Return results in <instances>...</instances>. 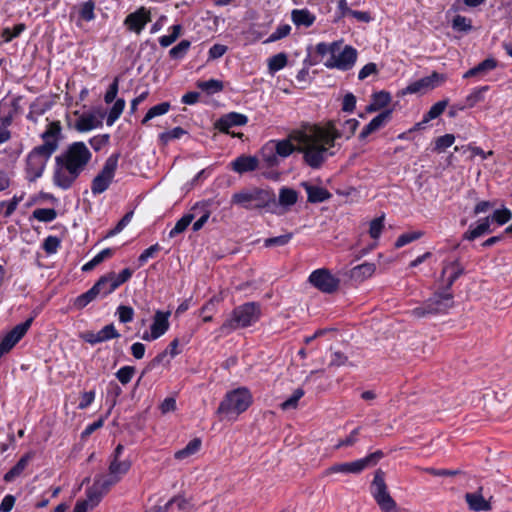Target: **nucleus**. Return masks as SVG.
Here are the masks:
<instances>
[{
  "mask_svg": "<svg viewBox=\"0 0 512 512\" xmlns=\"http://www.w3.org/2000/svg\"><path fill=\"white\" fill-rule=\"evenodd\" d=\"M91 158L92 153L86 144L79 141L73 142L64 153L56 156L55 162L57 166H64L66 170H70L73 174L77 172L80 175Z\"/></svg>",
  "mask_w": 512,
  "mask_h": 512,
  "instance_id": "nucleus-3",
  "label": "nucleus"
},
{
  "mask_svg": "<svg viewBox=\"0 0 512 512\" xmlns=\"http://www.w3.org/2000/svg\"><path fill=\"white\" fill-rule=\"evenodd\" d=\"M364 470V462L361 459L352 462L336 463L324 471V475L334 473L358 474Z\"/></svg>",
  "mask_w": 512,
  "mask_h": 512,
  "instance_id": "nucleus-20",
  "label": "nucleus"
},
{
  "mask_svg": "<svg viewBox=\"0 0 512 512\" xmlns=\"http://www.w3.org/2000/svg\"><path fill=\"white\" fill-rule=\"evenodd\" d=\"M118 479L116 476L108 474V475H97L94 479V485L96 488L106 495L111 487L118 483Z\"/></svg>",
  "mask_w": 512,
  "mask_h": 512,
  "instance_id": "nucleus-36",
  "label": "nucleus"
},
{
  "mask_svg": "<svg viewBox=\"0 0 512 512\" xmlns=\"http://www.w3.org/2000/svg\"><path fill=\"white\" fill-rule=\"evenodd\" d=\"M195 218L194 213H188L182 216L175 224V226L170 230L169 237L174 238L176 235L184 232L187 227L191 224L193 219Z\"/></svg>",
  "mask_w": 512,
  "mask_h": 512,
  "instance_id": "nucleus-39",
  "label": "nucleus"
},
{
  "mask_svg": "<svg viewBox=\"0 0 512 512\" xmlns=\"http://www.w3.org/2000/svg\"><path fill=\"white\" fill-rule=\"evenodd\" d=\"M191 46V42L188 40H182L169 51V56L172 59L183 58Z\"/></svg>",
  "mask_w": 512,
  "mask_h": 512,
  "instance_id": "nucleus-53",
  "label": "nucleus"
},
{
  "mask_svg": "<svg viewBox=\"0 0 512 512\" xmlns=\"http://www.w3.org/2000/svg\"><path fill=\"white\" fill-rule=\"evenodd\" d=\"M453 293L444 289L441 292H436L432 297V302L434 304V308L436 309L437 314H445L447 311L453 307Z\"/></svg>",
  "mask_w": 512,
  "mask_h": 512,
  "instance_id": "nucleus-23",
  "label": "nucleus"
},
{
  "mask_svg": "<svg viewBox=\"0 0 512 512\" xmlns=\"http://www.w3.org/2000/svg\"><path fill=\"white\" fill-rule=\"evenodd\" d=\"M465 500L470 510L475 512L490 511L492 509L491 503L487 501L482 495V487L477 492L466 493Z\"/></svg>",
  "mask_w": 512,
  "mask_h": 512,
  "instance_id": "nucleus-22",
  "label": "nucleus"
},
{
  "mask_svg": "<svg viewBox=\"0 0 512 512\" xmlns=\"http://www.w3.org/2000/svg\"><path fill=\"white\" fill-rule=\"evenodd\" d=\"M391 102V95L387 91H379L375 92L371 96V102L366 107V111L371 113L378 111L384 107H386Z\"/></svg>",
  "mask_w": 512,
  "mask_h": 512,
  "instance_id": "nucleus-27",
  "label": "nucleus"
},
{
  "mask_svg": "<svg viewBox=\"0 0 512 512\" xmlns=\"http://www.w3.org/2000/svg\"><path fill=\"white\" fill-rule=\"evenodd\" d=\"M78 177L79 174L77 172L73 174L70 170H66L64 166L56 165L53 174V182L59 188L67 190L73 185Z\"/></svg>",
  "mask_w": 512,
  "mask_h": 512,
  "instance_id": "nucleus-19",
  "label": "nucleus"
},
{
  "mask_svg": "<svg viewBox=\"0 0 512 512\" xmlns=\"http://www.w3.org/2000/svg\"><path fill=\"white\" fill-rule=\"evenodd\" d=\"M131 467V462L128 460L119 461V459H112L109 464V474L117 477L120 481L121 477L125 475Z\"/></svg>",
  "mask_w": 512,
  "mask_h": 512,
  "instance_id": "nucleus-37",
  "label": "nucleus"
},
{
  "mask_svg": "<svg viewBox=\"0 0 512 512\" xmlns=\"http://www.w3.org/2000/svg\"><path fill=\"white\" fill-rule=\"evenodd\" d=\"M301 186L307 193V201L309 203H322L332 197V194L326 188L312 185L306 181L302 182Z\"/></svg>",
  "mask_w": 512,
  "mask_h": 512,
  "instance_id": "nucleus-21",
  "label": "nucleus"
},
{
  "mask_svg": "<svg viewBox=\"0 0 512 512\" xmlns=\"http://www.w3.org/2000/svg\"><path fill=\"white\" fill-rule=\"evenodd\" d=\"M392 117V109H386L375 116L369 123L374 127L375 131L383 127Z\"/></svg>",
  "mask_w": 512,
  "mask_h": 512,
  "instance_id": "nucleus-59",
  "label": "nucleus"
},
{
  "mask_svg": "<svg viewBox=\"0 0 512 512\" xmlns=\"http://www.w3.org/2000/svg\"><path fill=\"white\" fill-rule=\"evenodd\" d=\"M303 395H304L303 389L298 388V389L294 390L292 395L289 398H287L284 402L281 403V405H280L281 408L283 410H289V409L296 408L298 401L303 397Z\"/></svg>",
  "mask_w": 512,
  "mask_h": 512,
  "instance_id": "nucleus-57",
  "label": "nucleus"
},
{
  "mask_svg": "<svg viewBox=\"0 0 512 512\" xmlns=\"http://www.w3.org/2000/svg\"><path fill=\"white\" fill-rule=\"evenodd\" d=\"M342 135L334 121H329L325 127L314 125L307 133L301 135L302 146H299L297 151L303 154L306 165L312 169H319L329 156L334 155V152L329 150Z\"/></svg>",
  "mask_w": 512,
  "mask_h": 512,
  "instance_id": "nucleus-1",
  "label": "nucleus"
},
{
  "mask_svg": "<svg viewBox=\"0 0 512 512\" xmlns=\"http://www.w3.org/2000/svg\"><path fill=\"white\" fill-rule=\"evenodd\" d=\"M422 235H423V233L420 231H414V232L401 234L395 242V247L401 248V247L419 239Z\"/></svg>",
  "mask_w": 512,
  "mask_h": 512,
  "instance_id": "nucleus-61",
  "label": "nucleus"
},
{
  "mask_svg": "<svg viewBox=\"0 0 512 512\" xmlns=\"http://www.w3.org/2000/svg\"><path fill=\"white\" fill-rule=\"evenodd\" d=\"M293 238V233L289 232L283 235L270 237L264 239V247L271 248V247H282L287 245Z\"/></svg>",
  "mask_w": 512,
  "mask_h": 512,
  "instance_id": "nucleus-45",
  "label": "nucleus"
},
{
  "mask_svg": "<svg viewBox=\"0 0 512 512\" xmlns=\"http://www.w3.org/2000/svg\"><path fill=\"white\" fill-rule=\"evenodd\" d=\"M291 26L289 24L279 25L276 30L270 34L267 42H275L287 37L290 34Z\"/></svg>",
  "mask_w": 512,
  "mask_h": 512,
  "instance_id": "nucleus-64",
  "label": "nucleus"
},
{
  "mask_svg": "<svg viewBox=\"0 0 512 512\" xmlns=\"http://www.w3.org/2000/svg\"><path fill=\"white\" fill-rule=\"evenodd\" d=\"M97 297V289L91 287L88 291L85 293H82L81 295L77 296L73 301V306L77 310L84 309L89 303L94 301Z\"/></svg>",
  "mask_w": 512,
  "mask_h": 512,
  "instance_id": "nucleus-38",
  "label": "nucleus"
},
{
  "mask_svg": "<svg viewBox=\"0 0 512 512\" xmlns=\"http://www.w3.org/2000/svg\"><path fill=\"white\" fill-rule=\"evenodd\" d=\"M86 495L87 499L82 500V502H88V507L92 509L100 503L104 493H102L99 488H96V486L93 484L87 489Z\"/></svg>",
  "mask_w": 512,
  "mask_h": 512,
  "instance_id": "nucleus-48",
  "label": "nucleus"
},
{
  "mask_svg": "<svg viewBox=\"0 0 512 512\" xmlns=\"http://www.w3.org/2000/svg\"><path fill=\"white\" fill-rule=\"evenodd\" d=\"M170 312H162L157 311L153 318V323L151 325L150 334H145L143 336L144 340H156L162 335L166 333L169 329V318Z\"/></svg>",
  "mask_w": 512,
  "mask_h": 512,
  "instance_id": "nucleus-16",
  "label": "nucleus"
},
{
  "mask_svg": "<svg viewBox=\"0 0 512 512\" xmlns=\"http://www.w3.org/2000/svg\"><path fill=\"white\" fill-rule=\"evenodd\" d=\"M497 66H498V62L496 59H494L492 57L486 58L485 60L478 63L476 66H474L473 68L467 70L463 74V78L467 79V78H471V77H475V76H484L489 71L494 70Z\"/></svg>",
  "mask_w": 512,
  "mask_h": 512,
  "instance_id": "nucleus-24",
  "label": "nucleus"
},
{
  "mask_svg": "<svg viewBox=\"0 0 512 512\" xmlns=\"http://www.w3.org/2000/svg\"><path fill=\"white\" fill-rule=\"evenodd\" d=\"M449 273V276L447 278V282L445 285V288L447 291H450L452 285L454 282L464 274V267L460 264L459 260L456 259L452 262H449L445 264L443 270H442V276Z\"/></svg>",
  "mask_w": 512,
  "mask_h": 512,
  "instance_id": "nucleus-25",
  "label": "nucleus"
},
{
  "mask_svg": "<svg viewBox=\"0 0 512 512\" xmlns=\"http://www.w3.org/2000/svg\"><path fill=\"white\" fill-rule=\"evenodd\" d=\"M252 395L246 387H239L226 393L217 409L218 415L237 417L252 404Z\"/></svg>",
  "mask_w": 512,
  "mask_h": 512,
  "instance_id": "nucleus-6",
  "label": "nucleus"
},
{
  "mask_svg": "<svg viewBox=\"0 0 512 512\" xmlns=\"http://www.w3.org/2000/svg\"><path fill=\"white\" fill-rule=\"evenodd\" d=\"M120 153L111 154L105 161L99 174L92 180L91 191L94 195L105 192L114 178Z\"/></svg>",
  "mask_w": 512,
  "mask_h": 512,
  "instance_id": "nucleus-8",
  "label": "nucleus"
},
{
  "mask_svg": "<svg viewBox=\"0 0 512 512\" xmlns=\"http://www.w3.org/2000/svg\"><path fill=\"white\" fill-rule=\"evenodd\" d=\"M202 445L200 438H194L183 448L175 452L174 458L177 460H184L194 454H196Z\"/></svg>",
  "mask_w": 512,
  "mask_h": 512,
  "instance_id": "nucleus-34",
  "label": "nucleus"
},
{
  "mask_svg": "<svg viewBox=\"0 0 512 512\" xmlns=\"http://www.w3.org/2000/svg\"><path fill=\"white\" fill-rule=\"evenodd\" d=\"M298 192L290 187L283 186L279 189L278 199L275 198V206H271V214L283 215L290 211L298 201Z\"/></svg>",
  "mask_w": 512,
  "mask_h": 512,
  "instance_id": "nucleus-11",
  "label": "nucleus"
},
{
  "mask_svg": "<svg viewBox=\"0 0 512 512\" xmlns=\"http://www.w3.org/2000/svg\"><path fill=\"white\" fill-rule=\"evenodd\" d=\"M33 217L41 222H52L57 217L53 208H38L33 211Z\"/></svg>",
  "mask_w": 512,
  "mask_h": 512,
  "instance_id": "nucleus-50",
  "label": "nucleus"
},
{
  "mask_svg": "<svg viewBox=\"0 0 512 512\" xmlns=\"http://www.w3.org/2000/svg\"><path fill=\"white\" fill-rule=\"evenodd\" d=\"M455 141V136L453 134H445L436 138L434 151L437 153H442L448 147L452 146Z\"/></svg>",
  "mask_w": 512,
  "mask_h": 512,
  "instance_id": "nucleus-54",
  "label": "nucleus"
},
{
  "mask_svg": "<svg viewBox=\"0 0 512 512\" xmlns=\"http://www.w3.org/2000/svg\"><path fill=\"white\" fill-rule=\"evenodd\" d=\"M491 223L490 217L488 216L480 219L476 227L472 228V226H470V228L463 234V239L473 241L484 234L491 233Z\"/></svg>",
  "mask_w": 512,
  "mask_h": 512,
  "instance_id": "nucleus-26",
  "label": "nucleus"
},
{
  "mask_svg": "<svg viewBox=\"0 0 512 512\" xmlns=\"http://www.w3.org/2000/svg\"><path fill=\"white\" fill-rule=\"evenodd\" d=\"M412 316L416 318H423L430 315H437L436 309L434 308V304L432 299L429 298L426 300L421 306H418L411 310Z\"/></svg>",
  "mask_w": 512,
  "mask_h": 512,
  "instance_id": "nucleus-43",
  "label": "nucleus"
},
{
  "mask_svg": "<svg viewBox=\"0 0 512 512\" xmlns=\"http://www.w3.org/2000/svg\"><path fill=\"white\" fill-rule=\"evenodd\" d=\"M489 217L491 222L504 225L512 218V212L507 208L497 209Z\"/></svg>",
  "mask_w": 512,
  "mask_h": 512,
  "instance_id": "nucleus-55",
  "label": "nucleus"
},
{
  "mask_svg": "<svg viewBox=\"0 0 512 512\" xmlns=\"http://www.w3.org/2000/svg\"><path fill=\"white\" fill-rule=\"evenodd\" d=\"M291 19L298 27H310L314 24L316 17L308 9H294L291 12Z\"/></svg>",
  "mask_w": 512,
  "mask_h": 512,
  "instance_id": "nucleus-28",
  "label": "nucleus"
},
{
  "mask_svg": "<svg viewBox=\"0 0 512 512\" xmlns=\"http://www.w3.org/2000/svg\"><path fill=\"white\" fill-rule=\"evenodd\" d=\"M446 79L445 75L440 74L436 71L432 72L431 75L418 79L410 83L406 88L405 94H415L419 92L428 91L439 86L440 83Z\"/></svg>",
  "mask_w": 512,
  "mask_h": 512,
  "instance_id": "nucleus-12",
  "label": "nucleus"
},
{
  "mask_svg": "<svg viewBox=\"0 0 512 512\" xmlns=\"http://www.w3.org/2000/svg\"><path fill=\"white\" fill-rule=\"evenodd\" d=\"M30 459H31V455L30 454L23 455L18 460V462L4 475L3 480L6 483L13 482L26 469Z\"/></svg>",
  "mask_w": 512,
  "mask_h": 512,
  "instance_id": "nucleus-30",
  "label": "nucleus"
},
{
  "mask_svg": "<svg viewBox=\"0 0 512 512\" xmlns=\"http://www.w3.org/2000/svg\"><path fill=\"white\" fill-rule=\"evenodd\" d=\"M92 287L97 289V295L102 298L116 290V287L113 282H111L108 274L101 276Z\"/></svg>",
  "mask_w": 512,
  "mask_h": 512,
  "instance_id": "nucleus-35",
  "label": "nucleus"
},
{
  "mask_svg": "<svg viewBox=\"0 0 512 512\" xmlns=\"http://www.w3.org/2000/svg\"><path fill=\"white\" fill-rule=\"evenodd\" d=\"M187 132L181 128V127H175L171 130H168V131H165L163 133H161L159 135V138L160 140L164 143V144H167L168 142H170L171 140H174V139H179L181 138L184 134H186Z\"/></svg>",
  "mask_w": 512,
  "mask_h": 512,
  "instance_id": "nucleus-62",
  "label": "nucleus"
},
{
  "mask_svg": "<svg viewBox=\"0 0 512 512\" xmlns=\"http://www.w3.org/2000/svg\"><path fill=\"white\" fill-rule=\"evenodd\" d=\"M269 142H272V147L279 159L289 157L298 148L289 139L270 140Z\"/></svg>",
  "mask_w": 512,
  "mask_h": 512,
  "instance_id": "nucleus-31",
  "label": "nucleus"
},
{
  "mask_svg": "<svg viewBox=\"0 0 512 512\" xmlns=\"http://www.w3.org/2000/svg\"><path fill=\"white\" fill-rule=\"evenodd\" d=\"M125 108V100L123 98H118L112 108L110 109L109 113H108V116H107V119H106V124L108 126H112L115 121L121 116L123 110Z\"/></svg>",
  "mask_w": 512,
  "mask_h": 512,
  "instance_id": "nucleus-44",
  "label": "nucleus"
},
{
  "mask_svg": "<svg viewBox=\"0 0 512 512\" xmlns=\"http://www.w3.org/2000/svg\"><path fill=\"white\" fill-rule=\"evenodd\" d=\"M201 210L202 214L201 216L193 223V231H199L207 222V220L210 217V211L205 208V205H200L197 203L193 206L192 211L196 215L198 211Z\"/></svg>",
  "mask_w": 512,
  "mask_h": 512,
  "instance_id": "nucleus-46",
  "label": "nucleus"
},
{
  "mask_svg": "<svg viewBox=\"0 0 512 512\" xmlns=\"http://www.w3.org/2000/svg\"><path fill=\"white\" fill-rule=\"evenodd\" d=\"M452 28L459 32H469L472 29V21L465 16L456 15L452 20Z\"/></svg>",
  "mask_w": 512,
  "mask_h": 512,
  "instance_id": "nucleus-52",
  "label": "nucleus"
},
{
  "mask_svg": "<svg viewBox=\"0 0 512 512\" xmlns=\"http://www.w3.org/2000/svg\"><path fill=\"white\" fill-rule=\"evenodd\" d=\"M232 202L247 210L265 209L271 213V206H275V193L272 189L244 190L233 194Z\"/></svg>",
  "mask_w": 512,
  "mask_h": 512,
  "instance_id": "nucleus-4",
  "label": "nucleus"
},
{
  "mask_svg": "<svg viewBox=\"0 0 512 512\" xmlns=\"http://www.w3.org/2000/svg\"><path fill=\"white\" fill-rule=\"evenodd\" d=\"M107 274L117 289L132 277L133 271L130 268H125L119 274L115 272H109Z\"/></svg>",
  "mask_w": 512,
  "mask_h": 512,
  "instance_id": "nucleus-49",
  "label": "nucleus"
},
{
  "mask_svg": "<svg viewBox=\"0 0 512 512\" xmlns=\"http://www.w3.org/2000/svg\"><path fill=\"white\" fill-rule=\"evenodd\" d=\"M95 2L94 0H88L84 2L80 8L79 15L81 19L89 22L95 18Z\"/></svg>",
  "mask_w": 512,
  "mask_h": 512,
  "instance_id": "nucleus-58",
  "label": "nucleus"
},
{
  "mask_svg": "<svg viewBox=\"0 0 512 512\" xmlns=\"http://www.w3.org/2000/svg\"><path fill=\"white\" fill-rule=\"evenodd\" d=\"M135 372V367L123 366L115 373V376L121 384L127 385L132 380Z\"/></svg>",
  "mask_w": 512,
  "mask_h": 512,
  "instance_id": "nucleus-56",
  "label": "nucleus"
},
{
  "mask_svg": "<svg viewBox=\"0 0 512 512\" xmlns=\"http://www.w3.org/2000/svg\"><path fill=\"white\" fill-rule=\"evenodd\" d=\"M489 90V86H481L472 90V92L466 97L465 104L459 106V110L466 108H473L476 104L484 101V94Z\"/></svg>",
  "mask_w": 512,
  "mask_h": 512,
  "instance_id": "nucleus-32",
  "label": "nucleus"
},
{
  "mask_svg": "<svg viewBox=\"0 0 512 512\" xmlns=\"http://www.w3.org/2000/svg\"><path fill=\"white\" fill-rule=\"evenodd\" d=\"M384 220V215H381L370 222L369 235L371 238L377 240L380 237L384 228Z\"/></svg>",
  "mask_w": 512,
  "mask_h": 512,
  "instance_id": "nucleus-60",
  "label": "nucleus"
},
{
  "mask_svg": "<svg viewBox=\"0 0 512 512\" xmlns=\"http://www.w3.org/2000/svg\"><path fill=\"white\" fill-rule=\"evenodd\" d=\"M340 50V42L334 41L332 43L320 42L316 45V52L321 56H326L327 54L330 57Z\"/></svg>",
  "mask_w": 512,
  "mask_h": 512,
  "instance_id": "nucleus-51",
  "label": "nucleus"
},
{
  "mask_svg": "<svg viewBox=\"0 0 512 512\" xmlns=\"http://www.w3.org/2000/svg\"><path fill=\"white\" fill-rule=\"evenodd\" d=\"M258 158L260 160V169H270L278 167L280 164V159L272 147V142L269 141L261 147Z\"/></svg>",
  "mask_w": 512,
  "mask_h": 512,
  "instance_id": "nucleus-18",
  "label": "nucleus"
},
{
  "mask_svg": "<svg viewBox=\"0 0 512 512\" xmlns=\"http://www.w3.org/2000/svg\"><path fill=\"white\" fill-rule=\"evenodd\" d=\"M248 122V117L244 114L238 113V112H230L228 114L223 115L220 117L214 124L215 128L219 130L220 132L230 134L233 137L236 136V134L230 132V128L235 126H244ZM242 134L239 133L237 136H241Z\"/></svg>",
  "mask_w": 512,
  "mask_h": 512,
  "instance_id": "nucleus-14",
  "label": "nucleus"
},
{
  "mask_svg": "<svg viewBox=\"0 0 512 512\" xmlns=\"http://www.w3.org/2000/svg\"><path fill=\"white\" fill-rule=\"evenodd\" d=\"M61 129L59 121L50 122L41 134L43 144L34 147L28 153L25 173L29 182H34L43 175L47 162L59 147Z\"/></svg>",
  "mask_w": 512,
  "mask_h": 512,
  "instance_id": "nucleus-2",
  "label": "nucleus"
},
{
  "mask_svg": "<svg viewBox=\"0 0 512 512\" xmlns=\"http://www.w3.org/2000/svg\"><path fill=\"white\" fill-rule=\"evenodd\" d=\"M170 107L171 105L169 102H162L151 107L144 116V118L142 119V124L145 125L151 119L166 114L169 111Z\"/></svg>",
  "mask_w": 512,
  "mask_h": 512,
  "instance_id": "nucleus-42",
  "label": "nucleus"
},
{
  "mask_svg": "<svg viewBox=\"0 0 512 512\" xmlns=\"http://www.w3.org/2000/svg\"><path fill=\"white\" fill-rule=\"evenodd\" d=\"M102 125V122L97 120L93 114H83L76 121L75 127L80 132L90 131Z\"/></svg>",
  "mask_w": 512,
  "mask_h": 512,
  "instance_id": "nucleus-33",
  "label": "nucleus"
},
{
  "mask_svg": "<svg viewBox=\"0 0 512 512\" xmlns=\"http://www.w3.org/2000/svg\"><path fill=\"white\" fill-rule=\"evenodd\" d=\"M151 21V13L145 7H140L136 11L128 14L124 20V25L129 31L140 34L146 24Z\"/></svg>",
  "mask_w": 512,
  "mask_h": 512,
  "instance_id": "nucleus-13",
  "label": "nucleus"
},
{
  "mask_svg": "<svg viewBox=\"0 0 512 512\" xmlns=\"http://www.w3.org/2000/svg\"><path fill=\"white\" fill-rule=\"evenodd\" d=\"M26 29V25L24 23L16 24L13 29L4 28L2 31V37L5 42H10L14 38L18 37L24 30Z\"/></svg>",
  "mask_w": 512,
  "mask_h": 512,
  "instance_id": "nucleus-63",
  "label": "nucleus"
},
{
  "mask_svg": "<svg viewBox=\"0 0 512 512\" xmlns=\"http://www.w3.org/2000/svg\"><path fill=\"white\" fill-rule=\"evenodd\" d=\"M308 280L312 286L326 294L336 292L340 285V279L325 268L314 270Z\"/></svg>",
  "mask_w": 512,
  "mask_h": 512,
  "instance_id": "nucleus-10",
  "label": "nucleus"
},
{
  "mask_svg": "<svg viewBox=\"0 0 512 512\" xmlns=\"http://www.w3.org/2000/svg\"><path fill=\"white\" fill-rule=\"evenodd\" d=\"M261 316V307L256 302H247L233 309L231 317L221 326L222 332H230L255 324Z\"/></svg>",
  "mask_w": 512,
  "mask_h": 512,
  "instance_id": "nucleus-5",
  "label": "nucleus"
},
{
  "mask_svg": "<svg viewBox=\"0 0 512 512\" xmlns=\"http://www.w3.org/2000/svg\"><path fill=\"white\" fill-rule=\"evenodd\" d=\"M287 55L285 53H278L268 61V69L271 73H275L281 69H283L287 64Z\"/></svg>",
  "mask_w": 512,
  "mask_h": 512,
  "instance_id": "nucleus-47",
  "label": "nucleus"
},
{
  "mask_svg": "<svg viewBox=\"0 0 512 512\" xmlns=\"http://www.w3.org/2000/svg\"><path fill=\"white\" fill-rule=\"evenodd\" d=\"M385 475L382 469H377L374 472V478L370 485V493L381 512H400L396 501L389 493Z\"/></svg>",
  "mask_w": 512,
  "mask_h": 512,
  "instance_id": "nucleus-7",
  "label": "nucleus"
},
{
  "mask_svg": "<svg viewBox=\"0 0 512 512\" xmlns=\"http://www.w3.org/2000/svg\"><path fill=\"white\" fill-rule=\"evenodd\" d=\"M448 103L449 100L444 99L433 104L428 112L424 114V123H428L429 121L439 117L445 111Z\"/></svg>",
  "mask_w": 512,
  "mask_h": 512,
  "instance_id": "nucleus-41",
  "label": "nucleus"
},
{
  "mask_svg": "<svg viewBox=\"0 0 512 512\" xmlns=\"http://www.w3.org/2000/svg\"><path fill=\"white\" fill-rule=\"evenodd\" d=\"M197 87L207 94L219 93L223 90V82L217 79H210L207 81H198Z\"/></svg>",
  "mask_w": 512,
  "mask_h": 512,
  "instance_id": "nucleus-40",
  "label": "nucleus"
},
{
  "mask_svg": "<svg viewBox=\"0 0 512 512\" xmlns=\"http://www.w3.org/2000/svg\"><path fill=\"white\" fill-rule=\"evenodd\" d=\"M230 168L242 175L260 169V160L257 156L242 154L230 163Z\"/></svg>",
  "mask_w": 512,
  "mask_h": 512,
  "instance_id": "nucleus-17",
  "label": "nucleus"
},
{
  "mask_svg": "<svg viewBox=\"0 0 512 512\" xmlns=\"http://www.w3.org/2000/svg\"><path fill=\"white\" fill-rule=\"evenodd\" d=\"M119 337L120 334L116 330L114 324L112 323L105 325L101 330H99L96 333L92 331H86L81 335V338L91 345H95Z\"/></svg>",
  "mask_w": 512,
  "mask_h": 512,
  "instance_id": "nucleus-15",
  "label": "nucleus"
},
{
  "mask_svg": "<svg viewBox=\"0 0 512 512\" xmlns=\"http://www.w3.org/2000/svg\"><path fill=\"white\" fill-rule=\"evenodd\" d=\"M357 58V50L350 45H346L342 51H338L333 55V57H329L324 62V66L328 69L349 71L354 67Z\"/></svg>",
  "mask_w": 512,
  "mask_h": 512,
  "instance_id": "nucleus-9",
  "label": "nucleus"
},
{
  "mask_svg": "<svg viewBox=\"0 0 512 512\" xmlns=\"http://www.w3.org/2000/svg\"><path fill=\"white\" fill-rule=\"evenodd\" d=\"M375 270L376 266L374 263L365 262L352 268L350 271V277L355 281H364L371 277Z\"/></svg>",
  "mask_w": 512,
  "mask_h": 512,
  "instance_id": "nucleus-29",
  "label": "nucleus"
}]
</instances>
